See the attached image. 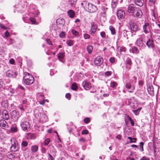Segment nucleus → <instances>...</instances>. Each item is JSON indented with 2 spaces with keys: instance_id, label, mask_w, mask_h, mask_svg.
I'll list each match as a JSON object with an SVG mask.
<instances>
[{
  "instance_id": "1",
  "label": "nucleus",
  "mask_w": 160,
  "mask_h": 160,
  "mask_svg": "<svg viewBox=\"0 0 160 160\" xmlns=\"http://www.w3.org/2000/svg\"><path fill=\"white\" fill-rule=\"evenodd\" d=\"M46 112L43 111L41 108H37L34 111V114L35 118L41 123H43L48 121V119L46 113Z\"/></svg>"
},
{
  "instance_id": "2",
  "label": "nucleus",
  "mask_w": 160,
  "mask_h": 160,
  "mask_svg": "<svg viewBox=\"0 0 160 160\" xmlns=\"http://www.w3.org/2000/svg\"><path fill=\"white\" fill-rule=\"evenodd\" d=\"M20 125L23 131L27 132L29 130L30 125L28 122L23 120L21 122Z\"/></svg>"
},
{
  "instance_id": "3",
  "label": "nucleus",
  "mask_w": 160,
  "mask_h": 160,
  "mask_svg": "<svg viewBox=\"0 0 160 160\" xmlns=\"http://www.w3.org/2000/svg\"><path fill=\"white\" fill-rule=\"evenodd\" d=\"M129 25L132 33H136L137 31L139 30L138 25L132 22H129Z\"/></svg>"
},
{
  "instance_id": "4",
  "label": "nucleus",
  "mask_w": 160,
  "mask_h": 160,
  "mask_svg": "<svg viewBox=\"0 0 160 160\" xmlns=\"http://www.w3.org/2000/svg\"><path fill=\"white\" fill-rule=\"evenodd\" d=\"M11 141L12 143V145L11 147V150L12 151L15 152L18 149V143L13 138L11 139Z\"/></svg>"
},
{
  "instance_id": "5",
  "label": "nucleus",
  "mask_w": 160,
  "mask_h": 160,
  "mask_svg": "<svg viewBox=\"0 0 160 160\" xmlns=\"http://www.w3.org/2000/svg\"><path fill=\"white\" fill-rule=\"evenodd\" d=\"M6 73L8 77L12 78H16L18 74L17 72L14 70H9Z\"/></svg>"
},
{
  "instance_id": "6",
  "label": "nucleus",
  "mask_w": 160,
  "mask_h": 160,
  "mask_svg": "<svg viewBox=\"0 0 160 160\" xmlns=\"http://www.w3.org/2000/svg\"><path fill=\"white\" fill-rule=\"evenodd\" d=\"M11 117L15 121H17L20 117L19 113L16 110H13L11 112Z\"/></svg>"
},
{
  "instance_id": "7",
  "label": "nucleus",
  "mask_w": 160,
  "mask_h": 160,
  "mask_svg": "<svg viewBox=\"0 0 160 160\" xmlns=\"http://www.w3.org/2000/svg\"><path fill=\"white\" fill-rule=\"evenodd\" d=\"M151 26L148 22H145V24L143 26L144 32L147 34L151 31Z\"/></svg>"
},
{
  "instance_id": "8",
  "label": "nucleus",
  "mask_w": 160,
  "mask_h": 160,
  "mask_svg": "<svg viewBox=\"0 0 160 160\" xmlns=\"http://www.w3.org/2000/svg\"><path fill=\"white\" fill-rule=\"evenodd\" d=\"M117 15L119 19L122 20L125 17V13L123 10L120 9L117 11Z\"/></svg>"
},
{
  "instance_id": "9",
  "label": "nucleus",
  "mask_w": 160,
  "mask_h": 160,
  "mask_svg": "<svg viewBox=\"0 0 160 160\" xmlns=\"http://www.w3.org/2000/svg\"><path fill=\"white\" fill-rule=\"evenodd\" d=\"M88 11L90 13L96 12L98 10L97 7L92 3H90L87 9Z\"/></svg>"
},
{
  "instance_id": "10",
  "label": "nucleus",
  "mask_w": 160,
  "mask_h": 160,
  "mask_svg": "<svg viewBox=\"0 0 160 160\" xmlns=\"http://www.w3.org/2000/svg\"><path fill=\"white\" fill-rule=\"evenodd\" d=\"M82 85L84 89L86 90H89L91 88V83L87 80H85L82 82Z\"/></svg>"
},
{
  "instance_id": "11",
  "label": "nucleus",
  "mask_w": 160,
  "mask_h": 160,
  "mask_svg": "<svg viewBox=\"0 0 160 160\" xmlns=\"http://www.w3.org/2000/svg\"><path fill=\"white\" fill-rule=\"evenodd\" d=\"M103 62V59L101 56L97 57L94 60V63L97 66H100Z\"/></svg>"
},
{
  "instance_id": "12",
  "label": "nucleus",
  "mask_w": 160,
  "mask_h": 160,
  "mask_svg": "<svg viewBox=\"0 0 160 160\" xmlns=\"http://www.w3.org/2000/svg\"><path fill=\"white\" fill-rule=\"evenodd\" d=\"M126 68L128 70L131 69V66L132 65L131 59L129 58H128L126 61Z\"/></svg>"
},
{
  "instance_id": "13",
  "label": "nucleus",
  "mask_w": 160,
  "mask_h": 160,
  "mask_svg": "<svg viewBox=\"0 0 160 160\" xmlns=\"http://www.w3.org/2000/svg\"><path fill=\"white\" fill-rule=\"evenodd\" d=\"M133 14L134 16H135L138 18H140L142 17V13L141 10L138 8H137L136 10V11H135V12Z\"/></svg>"
},
{
  "instance_id": "14",
  "label": "nucleus",
  "mask_w": 160,
  "mask_h": 160,
  "mask_svg": "<svg viewBox=\"0 0 160 160\" xmlns=\"http://www.w3.org/2000/svg\"><path fill=\"white\" fill-rule=\"evenodd\" d=\"M134 5L133 4H131L128 7V11L129 13H132L133 14L135 12V11H136V10L138 8L134 7Z\"/></svg>"
},
{
  "instance_id": "15",
  "label": "nucleus",
  "mask_w": 160,
  "mask_h": 160,
  "mask_svg": "<svg viewBox=\"0 0 160 160\" xmlns=\"http://www.w3.org/2000/svg\"><path fill=\"white\" fill-rule=\"evenodd\" d=\"M146 44L149 48H153L154 47V42L152 39H148L147 41Z\"/></svg>"
},
{
  "instance_id": "16",
  "label": "nucleus",
  "mask_w": 160,
  "mask_h": 160,
  "mask_svg": "<svg viewBox=\"0 0 160 160\" xmlns=\"http://www.w3.org/2000/svg\"><path fill=\"white\" fill-rule=\"evenodd\" d=\"M132 85H131V84L129 82H126V87L128 89H129L130 88L131 89V90L129 91V92H133V90L135 88V87L134 85H133L132 83Z\"/></svg>"
},
{
  "instance_id": "17",
  "label": "nucleus",
  "mask_w": 160,
  "mask_h": 160,
  "mask_svg": "<svg viewBox=\"0 0 160 160\" xmlns=\"http://www.w3.org/2000/svg\"><path fill=\"white\" fill-rule=\"evenodd\" d=\"M0 126L4 129L8 127V124L7 122L3 119H2L0 120Z\"/></svg>"
},
{
  "instance_id": "18",
  "label": "nucleus",
  "mask_w": 160,
  "mask_h": 160,
  "mask_svg": "<svg viewBox=\"0 0 160 160\" xmlns=\"http://www.w3.org/2000/svg\"><path fill=\"white\" fill-rule=\"evenodd\" d=\"M135 44L139 47H142L144 44L142 38L140 37L136 41Z\"/></svg>"
},
{
  "instance_id": "19",
  "label": "nucleus",
  "mask_w": 160,
  "mask_h": 160,
  "mask_svg": "<svg viewBox=\"0 0 160 160\" xmlns=\"http://www.w3.org/2000/svg\"><path fill=\"white\" fill-rule=\"evenodd\" d=\"M90 3H89L87 1H83L81 3V5L82 6V7L84 9L86 10H87V9L88 8L89 6L90 5Z\"/></svg>"
},
{
  "instance_id": "20",
  "label": "nucleus",
  "mask_w": 160,
  "mask_h": 160,
  "mask_svg": "<svg viewBox=\"0 0 160 160\" xmlns=\"http://www.w3.org/2000/svg\"><path fill=\"white\" fill-rule=\"evenodd\" d=\"M24 81L26 84L29 85L32 84L33 82L34 81V78L33 77H31V78L24 80Z\"/></svg>"
},
{
  "instance_id": "21",
  "label": "nucleus",
  "mask_w": 160,
  "mask_h": 160,
  "mask_svg": "<svg viewBox=\"0 0 160 160\" xmlns=\"http://www.w3.org/2000/svg\"><path fill=\"white\" fill-rule=\"evenodd\" d=\"M2 115L5 117L4 118V119L6 120H8L9 118V116L8 111L5 109H4L2 111Z\"/></svg>"
},
{
  "instance_id": "22",
  "label": "nucleus",
  "mask_w": 160,
  "mask_h": 160,
  "mask_svg": "<svg viewBox=\"0 0 160 160\" xmlns=\"http://www.w3.org/2000/svg\"><path fill=\"white\" fill-rule=\"evenodd\" d=\"M134 2L136 5L140 7L142 6L144 3V0H134Z\"/></svg>"
},
{
  "instance_id": "23",
  "label": "nucleus",
  "mask_w": 160,
  "mask_h": 160,
  "mask_svg": "<svg viewBox=\"0 0 160 160\" xmlns=\"http://www.w3.org/2000/svg\"><path fill=\"white\" fill-rule=\"evenodd\" d=\"M147 90L150 95H153L154 94V89L152 86L149 85V86H148Z\"/></svg>"
},
{
  "instance_id": "24",
  "label": "nucleus",
  "mask_w": 160,
  "mask_h": 160,
  "mask_svg": "<svg viewBox=\"0 0 160 160\" xmlns=\"http://www.w3.org/2000/svg\"><path fill=\"white\" fill-rule=\"evenodd\" d=\"M56 23L58 25H63L65 23L64 20L63 18H59L57 20Z\"/></svg>"
},
{
  "instance_id": "25",
  "label": "nucleus",
  "mask_w": 160,
  "mask_h": 160,
  "mask_svg": "<svg viewBox=\"0 0 160 160\" xmlns=\"http://www.w3.org/2000/svg\"><path fill=\"white\" fill-rule=\"evenodd\" d=\"M33 77L30 74L27 72H25L24 73V76L23 78V80H26Z\"/></svg>"
},
{
  "instance_id": "26",
  "label": "nucleus",
  "mask_w": 160,
  "mask_h": 160,
  "mask_svg": "<svg viewBox=\"0 0 160 160\" xmlns=\"http://www.w3.org/2000/svg\"><path fill=\"white\" fill-rule=\"evenodd\" d=\"M1 105L4 108H7L8 107V101L7 100H4L1 103Z\"/></svg>"
},
{
  "instance_id": "27",
  "label": "nucleus",
  "mask_w": 160,
  "mask_h": 160,
  "mask_svg": "<svg viewBox=\"0 0 160 160\" xmlns=\"http://www.w3.org/2000/svg\"><path fill=\"white\" fill-rule=\"evenodd\" d=\"M68 14L70 18H73L75 15L74 12L72 10H70L68 11Z\"/></svg>"
},
{
  "instance_id": "28",
  "label": "nucleus",
  "mask_w": 160,
  "mask_h": 160,
  "mask_svg": "<svg viewBox=\"0 0 160 160\" xmlns=\"http://www.w3.org/2000/svg\"><path fill=\"white\" fill-rule=\"evenodd\" d=\"M58 56L59 60L61 62H63L62 60L64 57V54L63 53H59Z\"/></svg>"
},
{
  "instance_id": "29",
  "label": "nucleus",
  "mask_w": 160,
  "mask_h": 160,
  "mask_svg": "<svg viewBox=\"0 0 160 160\" xmlns=\"http://www.w3.org/2000/svg\"><path fill=\"white\" fill-rule=\"evenodd\" d=\"M38 147L36 145L32 146L31 147V150L32 152H37L38 150Z\"/></svg>"
},
{
  "instance_id": "30",
  "label": "nucleus",
  "mask_w": 160,
  "mask_h": 160,
  "mask_svg": "<svg viewBox=\"0 0 160 160\" xmlns=\"http://www.w3.org/2000/svg\"><path fill=\"white\" fill-rule=\"evenodd\" d=\"M118 2V0H112L111 3L112 7L113 8H116Z\"/></svg>"
},
{
  "instance_id": "31",
  "label": "nucleus",
  "mask_w": 160,
  "mask_h": 160,
  "mask_svg": "<svg viewBox=\"0 0 160 160\" xmlns=\"http://www.w3.org/2000/svg\"><path fill=\"white\" fill-rule=\"evenodd\" d=\"M37 99L39 100H42L44 99V95L40 93H37Z\"/></svg>"
},
{
  "instance_id": "32",
  "label": "nucleus",
  "mask_w": 160,
  "mask_h": 160,
  "mask_svg": "<svg viewBox=\"0 0 160 160\" xmlns=\"http://www.w3.org/2000/svg\"><path fill=\"white\" fill-rule=\"evenodd\" d=\"M86 49L88 53L89 54H91L93 49L92 46L91 45H88Z\"/></svg>"
},
{
  "instance_id": "33",
  "label": "nucleus",
  "mask_w": 160,
  "mask_h": 160,
  "mask_svg": "<svg viewBox=\"0 0 160 160\" xmlns=\"http://www.w3.org/2000/svg\"><path fill=\"white\" fill-rule=\"evenodd\" d=\"M109 29L111 31L112 34L114 35L116 34L115 29L112 26H109Z\"/></svg>"
},
{
  "instance_id": "34",
  "label": "nucleus",
  "mask_w": 160,
  "mask_h": 160,
  "mask_svg": "<svg viewBox=\"0 0 160 160\" xmlns=\"http://www.w3.org/2000/svg\"><path fill=\"white\" fill-rule=\"evenodd\" d=\"M78 88V87L76 83L74 82L72 84L71 86V88L72 90L76 91Z\"/></svg>"
},
{
  "instance_id": "35",
  "label": "nucleus",
  "mask_w": 160,
  "mask_h": 160,
  "mask_svg": "<svg viewBox=\"0 0 160 160\" xmlns=\"http://www.w3.org/2000/svg\"><path fill=\"white\" fill-rule=\"evenodd\" d=\"M141 108H140L136 110H132L133 113L136 115L139 114Z\"/></svg>"
},
{
  "instance_id": "36",
  "label": "nucleus",
  "mask_w": 160,
  "mask_h": 160,
  "mask_svg": "<svg viewBox=\"0 0 160 160\" xmlns=\"http://www.w3.org/2000/svg\"><path fill=\"white\" fill-rule=\"evenodd\" d=\"M117 85H118V84L116 82L113 81V82H111L110 86L112 88H114L116 87Z\"/></svg>"
},
{
  "instance_id": "37",
  "label": "nucleus",
  "mask_w": 160,
  "mask_h": 160,
  "mask_svg": "<svg viewBox=\"0 0 160 160\" xmlns=\"http://www.w3.org/2000/svg\"><path fill=\"white\" fill-rule=\"evenodd\" d=\"M132 52L133 53H138L139 52L138 49L136 47H134L132 48Z\"/></svg>"
},
{
  "instance_id": "38",
  "label": "nucleus",
  "mask_w": 160,
  "mask_h": 160,
  "mask_svg": "<svg viewBox=\"0 0 160 160\" xmlns=\"http://www.w3.org/2000/svg\"><path fill=\"white\" fill-rule=\"evenodd\" d=\"M11 131L12 132H17L18 131L17 127L15 125L12 126L11 128Z\"/></svg>"
},
{
  "instance_id": "39",
  "label": "nucleus",
  "mask_w": 160,
  "mask_h": 160,
  "mask_svg": "<svg viewBox=\"0 0 160 160\" xmlns=\"http://www.w3.org/2000/svg\"><path fill=\"white\" fill-rule=\"evenodd\" d=\"M28 137L32 139H34L35 138V135L32 133H29L28 134Z\"/></svg>"
},
{
  "instance_id": "40",
  "label": "nucleus",
  "mask_w": 160,
  "mask_h": 160,
  "mask_svg": "<svg viewBox=\"0 0 160 160\" xmlns=\"http://www.w3.org/2000/svg\"><path fill=\"white\" fill-rule=\"evenodd\" d=\"M50 141V140L49 138H46L44 141V142L43 143V144L44 146H47V145L49 142Z\"/></svg>"
},
{
  "instance_id": "41",
  "label": "nucleus",
  "mask_w": 160,
  "mask_h": 160,
  "mask_svg": "<svg viewBox=\"0 0 160 160\" xmlns=\"http://www.w3.org/2000/svg\"><path fill=\"white\" fill-rule=\"evenodd\" d=\"M143 145H144V143L142 142H140V143L139 144V148H140V150L141 152H142L143 151Z\"/></svg>"
},
{
  "instance_id": "42",
  "label": "nucleus",
  "mask_w": 160,
  "mask_h": 160,
  "mask_svg": "<svg viewBox=\"0 0 160 160\" xmlns=\"http://www.w3.org/2000/svg\"><path fill=\"white\" fill-rule=\"evenodd\" d=\"M71 32L73 35L76 36H78L79 34L78 32L74 29L72 30Z\"/></svg>"
},
{
  "instance_id": "43",
  "label": "nucleus",
  "mask_w": 160,
  "mask_h": 160,
  "mask_svg": "<svg viewBox=\"0 0 160 160\" xmlns=\"http://www.w3.org/2000/svg\"><path fill=\"white\" fill-rule=\"evenodd\" d=\"M28 145V142L27 141H22V143H21V145L22 147H26Z\"/></svg>"
},
{
  "instance_id": "44",
  "label": "nucleus",
  "mask_w": 160,
  "mask_h": 160,
  "mask_svg": "<svg viewBox=\"0 0 160 160\" xmlns=\"http://www.w3.org/2000/svg\"><path fill=\"white\" fill-rule=\"evenodd\" d=\"M128 138L130 140V143L135 142H136V138H132L130 137H128Z\"/></svg>"
},
{
  "instance_id": "45",
  "label": "nucleus",
  "mask_w": 160,
  "mask_h": 160,
  "mask_svg": "<svg viewBox=\"0 0 160 160\" xmlns=\"http://www.w3.org/2000/svg\"><path fill=\"white\" fill-rule=\"evenodd\" d=\"M83 38L85 39H88L90 38V36L88 34L85 33L83 34Z\"/></svg>"
},
{
  "instance_id": "46",
  "label": "nucleus",
  "mask_w": 160,
  "mask_h": 160,
  "mask_svg": "<svg viewBox=\"0 0 160 160\" xmlns=\"http://www.w3.org/2000/svg\"><path fill=\"white\" fill-rule=\"evenodd\" d=\"M112 74V72L111 71H108L107 72H105V76L106 77H108L109 76H110Z\"/></svg>"
},
{
  "instance_id": "47",
  "label": "nucleus",
  "mask_w": 160,
  "mask_h": 160,
  "mask_svg": "<svg viewBox=\"0 0 160 160\" xmlns=\"http://www.w3.org/2000/svg\"><path fill=\"white\" fill-rule=\"evenodd\" d=\"M67 44L69 46H72L73 44V41L72 40H69L67 41Z\"/></svg>"
},
{
  "instance_id": "48",
  "label": "nucleus",
  "mask_w": 160,
  "mask_h": 160,
  "mask_svg": "<svg viewBox=\"0 0 160 160\" xmlns=\"http://www.w3.org/2000/svg\"><path fill=\"white\" fill-rule=\"evenodd\" d=\"M30 20L32 23V24H34L36 22L35 19L32 17H31L30 18Z\"/></svg>"
},
{
  "instance_id": "49",
  "label": "nucleus",
  "mask_w": 160,
  "mask_h": 160,
  "mask_svg": "<svg viewBox=\"0 0 160 160\" xmlns=\"http://www.w3.org/2000/svg\"><path fill=\"white\" fill-rule=\"evenodd\" d=\"M65 36V33L63 32H61L59 34V36L60 38H64Z\"/></svg>"
},
{
  "instance_id": "50",
  "label": "nucleus",
  "mask_w": 160,
  "mask_h": 160,
  "mask_svg": "<svg viewBox=\"0 0 160 160\" xmlns=\"http://www.w3.org/2000/svg\"><path fill=\"white\" fill-rule=\"evenodd\" d=\"M137 78L135 76H133L132 77V81H131V82L132 83H136V82Z\"/></svg>"
},
{
  "instance_id": "51",
  "label": "nucleus",
  "mask_w": 160,
  "mask_h": 160,
  "mask_svg": "<svg viewBox=\"0 0 160 160\" xmlns=\"http://www.w3.org/2000/svg\"><path fill=\"white\" fill-rule=\"evenodd\" d=\"M84 121L85 123H88L90 122V119L88 118H86L84 119Z\"/></svg>"
},
{
  "instance_id": "52",
  "label": "nucleus",
  "mask_w": 160,
  "mask_h": 160,
  "mask_svg": "<svg viewBox=\"0 0 160 160\" xmlns=\"http://www.w3.org/2000/svg\"><path fill=\"white\" fill-rule=\"evenodd\" d=\"M100 35L103 38H106V33L104 32H100Z\"/></svg>"
},
{
  "instance_id": "53",
  "label": "nucleus",
  "mask_w": 160,
  "mask_h": 160,
  "mask_svg": "<svg viewBox=\"0 0 160 160\" xmlns=\"http://www.w3.org/2000/svg\"><path fill=\"white\" fill-rule=\"evenodd\" d=\"M109 61L111 63H113L115 61V58L114 57L111 58L109 59Z\"/></svg>"
},
{
  "instance_id": "54",
  "label": "nucleus",
  "mask_w": 160,
  "mask_h": 160,
  "mask_svg": "<svg viewBox=\"0 0 160 160\" xmlns=\"http://www.w3.org/2000/svg\"><path fill=\"white\" fill-rule=\"evenodd\" d=\"M5 36L6 38L8 37L9 36V33L8 31H6L4 33Z\"/></svg>"
},
{
  "instance_id": "55",
  "label": "nucleus",
  "mask_w": 160,
  "mask_h": 160,
  "mask_svg": "<svg viewBox=\"0 0 160 160\" xmlns=\"http://www.w3.org/2000/svg\"><path fill=\"white\" fill-rule=\"evenodd\" d=\"M0 27L6 30L8 29V28L5 26L3 24H0Z\"/></svg>"
},
{
  "instance_id": "56",
  "label": "nucleus",
  "mask_w": 160,
  "mask_h": 160,
  "mask_svg": "<svg viewBox=\"0 0 160 160\" xmlns=\"http://www.w3.org/2000/svg\"><path fill=\"white\" fill-rule=\"evenodd\" d=\"M140 160H150L149 158L146 156L143 157Z\"/></svg>"
},
{
  "instance_id": "57",
  "label": "nucleus",
  "mask_w": 160,
  "mask_h": 160,
  "mask_svg": "<svg viewBox=\"0 0 160 160\" xmlns=\"http://www.w3.org/2000/svg\"><path fill=\"white\" fill-rule=\"evenodd\" d=\"M103 103L106 106H110L111 105V102L109 101H105L103 102Z\"/></svg>"
},
{
  "instance_id": "58",
  "label": "nucleus",
  "mask_w": 160,
  "mask_h": 160,
  "mask_svg": "<svg viewBox=\"0 0 160 160\" xmlns=\"http://www.w3.org/2000/svg\"><path fill=\"white\" fill-rule=\"evenodd\" d=\"M92 28H93V27L91 28V29L90 30V31H89L90 33L91 34H94V33L96 32L95 30H92Z\"/></svg>"
},
{
  "instance_id": "59",
  "label": "nucleus",
  "mask_w": 160,
  "mask_h": 160,
  "mask_svg": "<svg viewBox=\"0 0 160 160\" xmlns=\"http://www.w3.org/2000/svg\"><path fill=\"white\" fill-rule=\"evenodd\" d=\"M66 97L68 99L70 100L71 98V95L69 93H67L66 94Z\"/></svg>"
},
{
  "instance_id": "60",
  "label": "nucleus",
  "mask_w": 160,
  "mask_h": 160,
  "mask_svg": "<svg viewBox=\"0 0 160 160\" xmlns=\"http://www.w3.org/2000/svg\"><path fill=\"white\" fill-rule=\"evenodd\" d=\"M88 132L87 130H84L82 131V134H88Z\"/></svg>"
},
{
  "instance_id": "61",
  "label": "nucleus",
  "mask_w": 160,
  "mask_h": 160,
  "mask_svg": "<svg viewBox=\"0 0 160 160\" xmlns=\"http://www.w3.org/2000/svg\"><path fill=\"white\" fill-rule=\"evenodd\" d=\"M106 11H103V12L102 13V17L105 18L106 19Z\"/></svg>"
},
{
  "instance_id": "62",
  "label": "nucleus",
  "mask_w": 160,
  "mask_h": 160,
  "mask_svg": "<svg viewBox=\"0 0 160 160\" xmlns=\"http://www.w3.org/2000/svg\"><path fill=\"white\" fill-rule=\"evenodd\" d=\"M9 63L10 64H14V63H15L14 60L13 59H12V58L11 59L9 60Z\"/></svg>"
},
{
  "instance_id": "63",
  "label": "nucleus",
  "mask_w": 160,
  "mask_h": 160,
  "mask_svg": "<svg viewBox=\"0 0 160 160\" xmlns=\"http://www.w3.org/2000/svg\"><path fill=\"white\" fill-rule=\"evenodd\" d=\"M102 9L103 11H106V10L108 9V8L105 6H102L101 8Z\"/></svg>"
},
{
  "instance_id": "64",
  "label": "nucleus",
  "mask_w": 160,
  "mask_h": 160,
  "mask_svg": "<svg viewBox=\"0 0 160 160\" xmlns=\"http://www.w3.org/2000/svg\"><path fill=\"white\" fill-rule=\"evenodd\" d=\"M9 43L8 44V45H9L10 44H12L14 42V41L11 39H9Z\"/></svg>"
}]
</instances>
